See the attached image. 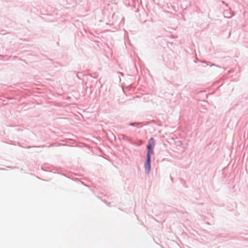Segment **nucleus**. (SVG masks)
Segmentation results:
<instances>
[{"label": "nucleus", "instance_id": "nucleus-1", "mask_svg": "<svg viewBox=\"0 0 248 248\" xmlns=\"http://www.w3.org/2000/svg\"><path fill=\"white\" fill-rule=\"evenodd\" d=\"M155 146V140L154 138H151L148 142V144L147 145L148 152L147 154H149V155H152L153 153V149Z\"/></svg>", "mask_w": 248, "mask_h": 248}, {"label": "nucleus", "instance_id": "nucleus-2", "mask_svg": "<svg viewBox=\"0 0 248 248\" xmlns=\"http://www.w3.org/2000/svg\"><path fill=\"white\" fill-rule=\"evenodd\" d=\"M151 155L147 154V160L145 163L144 167L147 173H149L151 170Z\"/></svg>", "mask_w": 248, "mask_h": 248}]
</instances>
